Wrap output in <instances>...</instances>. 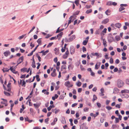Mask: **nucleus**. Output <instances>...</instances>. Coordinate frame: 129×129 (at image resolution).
<instances>
[{"instance_id":"1","label":"nucleus","mask_w":129,"mask_h":129,"mask_svg":"<svg viewBox=\"0 0 129 129\" xmlns=\"http://www.w3.org/2000/svg\"><path fill=\"white\" fill-rule=\"evenodd\" d=\"M124 85L123 82L120 79L118 80L117 81V85L118 87L120 88L123 86Z\"/></svg>"},{"instance_id":"2","label":"nucleus","mask_w":129,"mask_h":129,"mask_svg":"<svg viewBox=\"0 0 129 129\" xmlns=\"http://www.w3.org/2000/svg\"><path fill=\"white\" fill-rule=\"evenodd\" d=\"M75 38V36L74 35H73L71 37L68 39H67V38H66L65 39V41L66 42H69L72 41Z\"/></svg>"},{"instance_id":"3","label":"nucleus","mask_w":129,"mask_h":129,"mask_svg":"<svg viewBox=\"0 0 129 129\" xmlns=\"http://www.w3.org/2000/svg\"><path fill=\"white\" fill-rule=\"evenodd\" d=\"M65 85L68 88L72 87L73 86V84L71 83L69 81L66 82L64 83Z\"/></svg>"},{"instance_id":"4","label":"nucleus","mask_w":129,"mask_h":129,"mask_svg":"<svg viewBox=\"0 0 129 129\" xmlns=\"http://www.w3.org/2000/svg\"><path fill=\"white\" fill-rule=\"evenodd\" d=\"M91 55L92 56H96L98 57H101L102 56V54L101 53H98L95 52V53H91Z\"/></svg>"},{"instance_id":"5","label":"nucleus","mask_w":129,"mask_h":129,"mask_svg":"<svg viewBox=\"0 0 129 129\" xmlns=\"http://www.w3.org/2000/svg\"><path fill=\"white\" fill-rule=\"evenodd\" d=\"M24 57L23 56H22L19 58L18 60L17 61V66H18L19 64L21 63L23 61Z\"/></svg>"},{"instance_id":"6","label":"nucleus","mask_w":129,"mask_h":129,"mask_svg":"<svg viewBox=\"0 0 129 129\" xmlns=\"http://www.w3.org/2000/svg\"><path fill=\"white\" fill-rule=\"evenodd\" d=\"M76 17V16H75L74 15H72V16H70V18H69V20L68 21V25L67 27L68 26V25L71 23V22L72 21H73L74 19H73L72 21V19L73 18H75V17Z\"/></svg>"},{"instance_id":"7","label":"nucleus","mask_w":129,"mask_h":129,"mask_svg":"<svg viewBox=\"0 0 129 129\" xmlns=\"http://www.w3.org/2000/svg\"><path fill=\"white\" fill-rule=\"evenodd\" d=\"M13 67H11L9 69L13 73L15 74H17L18 73V72L17 71H16L15 69L14 68H13Z\"/></svg>"},{"instance_id":"8","label":"nucleus","mask_w":129,"mask_h":129,"mask_svg":"<svg viewBox=\"0 0 129 129\" xmlns=\"http://www.w3.org/2000/svg\"><path fill=\"white\" fill-rule=\"evenodd\" d=\"M75 52V50L73 47H71L70 48V53L72 55L74 54Z\"/></svg>"},{"instance_id":"9","label":"nucleus","mask_w":129,"mask_h":129,"mask_svg":"<svg viewBox=\"0 0 129 129\" xmlns=\"http://www.w3.org/2000/svg\"><path fill=\"white\" fill-rule=\"evenodd\" d=\"M56 70L55 69H54L52 72L51 74V76L53 77H55L57 75V74L56 73Z\"/></svg>"},{"instance_id":"10","label":"nucleus","mask_w":129,"mask_h":129,"mask_svg":"<svg viewBox=\"0 0 129 129\" xmlns=\"http://www.w3.org/2000/svg\"><path fill=\"white\" fill-rule=\"evenodd\" d=\"M4 54L5 56L6 57L8 56L10 54V52L9 51H7L4 53Z\"/></svg>"},{"instance_id":"11","label":"nucleus","mask_w":129,"mask_h":129,"mask_svg":"<svg viewBox=\"0 0 129 129\" xmlns=\"http://www.w3.org/2000/svg\"><path fill=\"white\" fill-rule=\"evenodd\" d=\"M57 121V118L56 117L54 118L53 121L51 123V124L52 125H53L55 124V122H56Z\"/></svg>"},{"instance_id":"12","label":"nucleus","mask_w":129,"mask_h":129,"mask_svg":"<svg viewBox=\"0 0 129 129\" xmlns=\"http://www.w3.org/2000/svg\"><path fill=\"white\" fill-rule=\"evenodd\" d=\"M61 122L62 124H66V122L64 117H62Z\"/></svg>"},{"instance_id":"13","label":"nucleus","mask_w":129,"mask_h":129,"mask_svg":"<svg viewBox=\"0 0 129 129\" xmlns=\"http://www.w3.org/2000/svg\"><path fill=\"white\" fill-rule=\"evenodd\" d=\"M109 19L108 18H106L104 20H103L102 22V23L104 24H106L109 21Z\"/></svg>"},{"instance_id":"14","label":"nucleus","mask_w":129,"mask_h":129,"mask_svg":"<svg viewBox=\"0 0 129 129\" xmlns=\"http://www.w3.org/2000/svg\"><path fill=\"white\" fill-rule=\"evenodd\" d=\"M115 26L116 28H119L121 26V24L119 23H117L115 24Z\"/></svg>"},{"instance_id":"15","label":"nucleus","mask_w":129,"mask_h":129,"mask_svg":"<svg viewBox=\"0 0 129 129\" xmlns=\"http://www.w3.org/2000/svg\"><path fill=\"white\" fill-rule=\"evenodd\" d=\"M119 91V89L115 87L114 89L113 93H116L118 92Z\"/></svg>"},{"instance_id":"16","label":"nucleus","mask_w":129,"mask_h":129,"mask_svg":"<svg viewBox=\"0 0 129 129\" xmlns=\"http://www.w3.org/2000/svg\"><path fill=\"white\" fill-rule=\"evenodd\" d=\"M55 51V54L56 55H58L59 54V50L57 48H55L54 50Z\"/></svg>"},{"instance_id":"17","label":"nucleus","mask_w":129,"mask_h":129,"mask_svg":"<svg viewBox=\"0 0 129 129\" xmlns=\"http://www.w3.org/2000/svg\"><path fill=\"white\" fill-rule=\"evenodd\" d=\"M101 64L100 62L97 63L95 64V69H98L100 67V64Z\"/></svg>"},{"instance_id":"18","label":"nucleus","mask_w":129,"mask_h":129,"mask_svg":"<svg viewBox=\"0 0 129 129\" xmlns=\"http://www.w3.org/2000/svg\"><path fill=\"white\" fill-rule=\"evenodd\" d=\"M129 90L127 89H124L123 90H122L121 91V92L122 93H128V92Z\"/></svg>"},{"instance_id":"19","label":"nucleus","mask_w":129,"mask_h":129,"mask_svg":"<svg viewBox=\"0 0 129 129\" xmlns=\"http://www.w3.org/2000/svg\"><path fill=\"white\" fill-rule=\"evenodd\" d=\"M107 42L106 40L105 39H103V44L105 47H106L107 46Z\"/></svg>"},{"instance_id":"20","label":"nucleus","mask_w":129,"mask_h":129,"mask_svg":"<svg viewBox=\"0 0 129 129\" xmlns=\"http://www.w3.org/2000/svg\"><path fill=\"white\" fill-rule=\"evenodd\" d=\"M67 69L66 66L65 65H62L61 68V70L62 71L64 70H66Z\"/></svg>"},{"instance_id":"21","label":"nucleus","mask_w":129,"mask_h":129,"mask_svg":"<svg viewBox=\"0 0 129 129\" xmlns=\"http://www.w3.org/2000/svg\"><path fill=\"white\" fill-rule=\"evenodd\" d=\"M111 11L110 10H107L105 12V13L108 16L110 14Z\"/></svg>"},{"instance_id":"22","label":"nucleus","mask_w":129,"mask_h":129,"mask_svg":"<svg viewBox=\"0 0 129 129\" xmlns=\"http://www.w3.org/2000/svg\"><path fill=\"white\" fill-rule=\"evenodd\" d=\"M41 39V38L39 39L37 41V42L38 44V45H41L42 44Z\"/></svg>"},{"instance_id":"23","label":"nucleus","mask_w":129,"mask_h":129,"mask_svg":"<svg viewBox=\"0 0 129 129\" xmlns=\"http://www.w3.org/2000/svg\"><path fill=\"white\" fill-rule=\"evenodd\" d=\"M31 66H32V67L33 68H35L36 67V66L35 65V62L34 59L33 60V62H32Z\"/></svg>"},{"instance_id":"24","label":"nucleus","mask_w":129,"mask_h":129,"mask_svg":"<svg viewBox=\"0 0 129 129\" xmlns=\"http://www.w3.org/2000/svg\"><path fill=\"white\" fill-rule=\"evenodd\" d=\"M42 92L43 93H44V94H46L47 95L49 94V93L48 92L46 91V89H43L42 91Z\"/></svg>"},{"instance_id":"25","label":"nucleus","mask_w":129,"mask_h":129,"mask_svg":"<svg viewBox=\"0 0 129 129\" xmlns=\"http://www.w3.org/2000/svg\"><path fill=\"white\" fill-rule=\"evenodd\" d=\"M54 106L53 105H50L49 107L47 108V110L48 111H49L52 108H54Z\"/></svg>"},{"instance_id":"26","label":"nucleus","mask_w":129,"mask_h":129,"mask_svg":"<svg viewBox=\"0 0 129 129\" xmlns=\"http://www.w3.org/2000/svg\"><path fill=\"white\" fill-rule=\"evenodd\" d=\"M24 119L25 121H28L29 122H31L32 121V120H29L28 118L27 117H25Z\"/></svg>"},{"instance_id":"27","label":"nucleus","mask_w":129,"mask_h":129,"mask_svg":"<svg viewBox=\"0 0 129 129\" xmlns=\"http://www.w3.org/2000/svg\"><path fill=\"white\" fill-rule=\"evenodd\" d=\"M101 32V30L100 29H98L95 32V34L96 35L99 34Z\"/></svg>"},{"instance_id":"28","label":"nucleus","mask_w":129,"mask_h":129,"mask_svg":"<svg viewBox=\"0 0 129 129\" xmlns=\"http://www.w3.org/2000/svg\"><path fill=\"white\" fill-rule=\"evenodd\" d=\"M125 9V8L124 7H123L122 6H120V7L119 8V12H121L122 11L124 10Z\"/></svg>"},{"instance_id":"29","label":"nucleus","mask_w":129,"mask_h":129,"mask_svg":"<svg viewBox=\"0 0 129 129\" xmlns=\"http://www.w3.org/2000/svg\"><path fill=\"white\" fill-rule=\"evenodd\" d=\"M9 70V69H8L7 68H4L2 70L3 72L4 73L6 72H8Z\"/></svg>"},{"instance_id":"30","label":"nucleus","mask_w":129,"mask_h":129,"mask_svg":"<svg viewBox=\"0 0 129 129\" xmlns=\"http://www.w3.org/2000/svg\"><path fill=\"white\" fill-rule=\"evenodd\" d=\"M26 35V34H25L24 35H22L21 36H19L18 38V39H19L20 40L21 39L23 38Z\"/></svg>"},{"instance_id":"31","label":"nucleus","mask_w":129,"mask_h":129,"mask_svg":"<svg viewBox=\"0 0 129 129\" xmlns=\"http://www.w3.org/2000/svg\"><path fill=\"white\" fill-rule=\"evenodd\" d=\"M97 99V98L96 96L94 94L93 95V98L92 99V101L94 102V101L96 100Z\"/></svg>"},{"instance_id":"32","label":"nucleus","mask_w":129,"mask_h":129,"mask_svg":"<svg viewBox=\"0 0 129 129\" xmlns=\"http://www.w3.org/2000/svg\"><path fill=\"white\" fill-rule=\"evenodd\" d=\"M63 33L62 32H61L57 36V38L58 37H59L60 36V38L63 35Z\"/></svg>"},{"instance_id":"33","label":"nucleus","mask_w":129,"mask_h":129,"mask_svg":"<svg viewBox=\"0 0 129 129\" xmlns=\"http://www.w3.org/2000/svg\"><path fill=\"white\" fill-rule=\"evenodd\" d=\"M82 84V83L80 81H79L78 82L76 83L78 87L80 86Z\"/></svg>"},{"instance_id":"34","label":"nucleus","mask_w":129,"mask_h":129,"mask_svg":"<svg viewBox=\"0 0 129 129\" xmlns=\"http://www.w3.org/2000/svg\"><path fill=\"white\" fill-rule=\"evenodd\" d=\"M88 41L85 40H84L83 42V44L84 45H86L88 43Z\"/></svg>"},{"instance_id":"35","label":"nucleus","mask_w":129,"mask_h":129,"mask_svg":"<svg viewBox=\"0 0 129 129\" xmlns=\"http://www.w3.org/2000/svg\"><path fill=\"white\" fill-rule=\"evenodd\" d=\"M36 56L38 58L39 61L40 62L41 61V57L39 55V54L37 53L36 54Z\"/></svg>"},{"instance_id":"36","label":"nucleus","mask_w":129,"mask_h":129,"mask_svg":"<svg viewBox=\"0 0 129 129\" xmlns=\"http://www.w3.org/2000/svg\"><path fill=\"white\" fill-rule=\"evenodd\" d=\"M4 93L7 96H10V95L11 94L9 93L8 92L5 91H4Z\"/></svg>"},{"instance_id":"37","label":"nucleus","mask_w":129,"mask_h":129,"mask_svg":"<svg viewBox=\"0 0 129 129\" xmlns=\"http://www.w3.org/2000/svg\"><path fill=\"white\" fill-rule=\"evenodd\" d=\"M92 11V10L91 9H90L89 10H87L86 12L87 14H88L89 13H91Z\"/></svg>"},{"instance_id":"38","label":"nucleus","mask_w":129,"mask_h":129,"mask_svg":"<svg viewBox=\"0 0 129 129\" xmlns=\"http://www.w3.org/2000/svg\"><path fill=\"white\" fill-rule=\"evenodd\" d=\"M36 77L37 81L38 82L40 80V79L39 78V76L38 75H36Z\"/></svg>"},{"instance_id":"39","label":"nucleus","mask_w":129,"mask_h":129,"mask_svg":"<svg viewBox=\"0 0 129 129\" xmlns=\"http://www.w3.org/2000/svg\"><path fill=\"white\" fill-rule=\"evenodd\" d=\"M106 5L109 6L112 5V2L109 1L107 2V3Z\"/></svg>"},{"instance_id":"40","label":"nucleus","mask_w":129,"mask_h":129,"mask_svg":"<svg viewBox=\"0 0 129 129\" xmlns=\"http://www.w3.org/2000/svg\"><path fill=\"white\" fill-rule=\"evenodd\" d=\"M27 70V68H23L21 69V71H22L23 72H26Z\"/></svg>"},{"instance_id":"41","label":"nucleus","mask_w":129,"mask_h":129,"mask_svg":"<svg viewBox=\"0 0 129 129\" xmlns=\"http://www.w3.org/2000/svg\"><path fill=\"white\" fill-rule=\"evenodd\" d=\"M106 109L108 110H110L112 108L109 106H108L106 107Z\"/></svg>"},{"instance_id":"42","label":"nucleus","mask_w":129,"mask_h":129,"mask_svg":"<svg viewBox=\"0 0 129 129\" xmlns=\"http://www.w3.org/2000/svg\"><path fill=\"white\" fill-rule=\"evenodd\" d=\"M49 52V51L48 50H47L45 51V52L44 51V53L43 54H42L43 56L45 55L47 53Z\"/></svg>"},{"instance_id":"43","label":"nucleus","mask_w":129,"mask_h":129,"mask_svg":"<svg viewBox=\"0 0 129 129\" xmlns=\"http://www.w3.org/2000/svg\"><path fill=\"white\" fill-rule=\"evenodd\" d=\"M53 44V42L49 43L47 46V48L50 47Z\"/></svg>"},{"instance_id":"44","label":"nucleus","mask_w":129,"mask_h":129,"mask_svg":"<svg viewBox=\"0 0 129 129\" xmlns=\"http://www.w3.org/2000/svg\"><path fill=\"white\" fill-rule=\"evenodd\" d=\"M121 105V104H117L115 105V107H116L118 108H120V106Z\"/></svg>"},{"instance_id":"45","label":"nucleus","mask_w":129,"mask_h":129,"mask_svg":"<svg viewBox=\"0 0 129 129\" xmlns=\"http://www.w3.org/2000/svg\"><path fill=\"white\" fill-rule=\"evenodd\" d=\"M34 105L35 108H38L40 106V105H38L37 104H34Z\"/></svg>"},{"instance_id":"46","label":"nucleus","mask_w":129,"mask_h":129,"mask_svg":"<svg viewBox=\"0 0 129 129\" xmlns=\"http://www.w3.org/2000/svg\"><path fill=\"white\" fill-rule=\"evenodd\" d=\"M79 13V11H77L73 13V15L74 16V15H77Z\"/></svg>"},{"instance_id":"47","label":"nucleus","mask_w":129,"mask_h":129,"mask_svg":"<svg viewBox=\"0 0 129 129\" xmlns=\"http://www.w3.org/2000/svg\"><path fill=\"white\" fill-rule=\"evenodd\" d=\"M89 108L87 107H86L84 108L83 110L84 112H87L88 111Z\"/></svg>"},{"instance_id":"48","label":"nucleus","mask_w":129,"mask_h":129,"mask_svg":"<svg viewBox=\"0 0 129 129\" xmlns=\"http://www.w3.org/2000/svg\"><path fill=\"white\" fill-rule=\"evenodd\" d=\"M68 56L67 55L64 54L62 56V57L64 59H65L67 58L68 57Z\"/></svg>"},{"instance_id":"49","label":"nucleus","mask_w":129,"mask_h":129,"mask_svg":"<svg viewBox=\"0 0 129 129\" xmlns=\"http://www.w3.org/2000/svg\"><path fill=\"white\" fill-rule=\"evenodd\" d=\"M125 82L126 84L129 85V79H127L126 80Z\"/></svg>"},{"instance_id":"50","label":"nucleus","mask_w":129,"mask_h":129,"mask_svg":"<svg viewBox=\"0 0 129 129\" xmlns=\"http://www.w3.org/2000/svg\"><path fill=\"white\" fill-rule=\"evenodd\" d=\"M120 62V61L119 59H117L115 61V63L116 64H118Z\"/></svg>"},{"instance_id":"51","label":"nucleus","mask_w":129,"mask_h":129,"mask_svg":"<svg viewBox=\"0 0 129 129\" xmlns=\"http://www.w3.org/2000/svg\"><path fill=\"white\" fill-rule=\"evenodd\" d=\"M110 62L111 64H112L113 63V59L112 58H110Z\"/></svg>"},{"instance_id":"52","label":"nucleus","mask_w":129,"mask_h":129,"mask_svg":"<svg viewBox=\"0 0 129 129\" xmlns=\"http://www.w3.org/2000/svg\"><path fill=\"white\" fill-rule=\"evenodd\" d=\"M111 26L114 29H116V28L115 26V25L113 23H112L111 25Z\"/></svg>"},{"instance_id":"53","label":"nucleus","mask_w":129,"mask_h":129,"mask_svg":"<svg viewBox=\"0 0 129 129\" xmlns=\"http://www.w3.org/2000/svg\"><path fill=\"white\" fill-rule=\"evenodd\" d=\"M75 3L77 6H78V5H79V1L78 0H77L75 1Z\"/></svg>"},{"instance_id":"54","label":"nucleus","mask_w":129,"mask_h":129,"mask_svg":"<svg viewBox=\"0 0 129 129\" xmlns=\"http://www.w3.org/2000/svg\"><path fill=\"white\" fill-rule=\"evenodd\" d=\"M96 105L97 106L99 107L100 108L101 107V104L99 103H96Z\"/></svg>"},{"instance_id":"55","label":"nucleus","mask_w":129,"mask_h":129,"mask_svg":"<svg viewBox=\"0 0 129 129\" xmlns=\"http://www.w3.org/2000/svg\"><path fill=\"white\" fill-rule=\"evenodd\" d=\"M34 52L32 51L29 54H28L27 55V56H30L32 55Z\"/></svg>"},{"instance_id":"56","label":"nucleus","mask_w":129,"mask_h":129,"mask_svg":"<svg viewBox=\"0 0 129 129\" xmlns=\"http://www.w3.org/2000/svg\"><path fill=\"white\" fill-rule=\"evenodd\" d=\"M25 83L24 80H23V81L22 82V86H24V87H25Z\"/></svg>"},{"instance_id":"57","label":"nucleus","mask_w":129,"mask_h":129,"mask_svg":"<svg viewBox=\"0 0 129 129\" xmlns=\"http://www.w3.org/2000/svg\"><path fill=\"white\" fill-rule=\"evenodd\" d=\"M127 6V5L126 4H121L120 5V6H122V7H126Z\"/></svg>"},{"instance_id":"58","label":"nucleus","mask_w":129,"mask_h":129,"mask_svg":"<svg viewBox=\"0 0 129 129\" xmlns=\"http://www.w3.org/2000/svg\"><path fill=\"white\" fill-rule=\"evenodd\" d=\"M115 123H117L119 122V119L117 118H115Z\"/></svg>"},{"instance_id":"59","label":"nucleus","mask_w":129,"mask_h":129,"mask_svg":"<svg viewBox=\"0 0 129 129\" xmlns=\"http://www.w3.org/2000/svg\"><path fill=\"white\" fill-rule=\"evenodd\" d=\"M82 50L83 52L86 51V48L84 46H83L82 47Z\"/></svg>"},{"instance_id":"60","label":"nucleus","mask_w":129,"mask_h":129,"mask_svg":"<svg viewBox=\"0 0 129 129\" xmlns=\"http://www.w3.org/2000/svg\"><path fill=\"white\" fill-rule=\"evenodd\" d=\"M117 3H116L115 2H112V5H113L114 6H116L117 5Z\"/></svg>"},{"instance_id":"61","label":"nucleus","mask_w":129,"mask_h":129,"mask_svg":"<svg viewBox=\"0 0 129 129\" xmlns=\"http://www.w3.org/2000/svg\"><path fill=\"white\" fill-rule=\"evenodd\" d=\"M82 62L83 64H86V61L85 60H83L82 61Z\"/></svg>"},{"instance_id":"62","label":"nucleus","mask_w":129,"mask_h":129,"mask_svg":"<svg viewBox=\"0 0 129 129\" xmlns=\"http://www.w3.org/2000/svg\"><path fill=\"white\" fill-rule=\"evenodd\" d=\"M107 30V29L106 28H104L103 31H102L103 33H106V31Z\"/></svg>"},{"instance_id":"63","label":"nucleus","mask_w":129,"mask_h":129,"mask_svg":"<svg viewBox=\"0 0 129 129\" xmlns=\"http://www.w3.org/2000/svg\"><path fill=\"white\" fill-rule=\"evenodd\" d=\"M55 114H56L59 111V109H55Z\"/></svg>"},{"instance_id":"64","label":"nucleus","mask_w":129,"mask_h":129,"mask_svg":"<svg viewBox=\"0 0 129 129\" xmlns=\"http://www.w3.org/2000/svg\"><path fill=\"white\" fill-rule=\"evenodd\" d=\"M69 50H67L65 54L67 55L68 56L69 55Z\"/></svg>"}]
</instances>
